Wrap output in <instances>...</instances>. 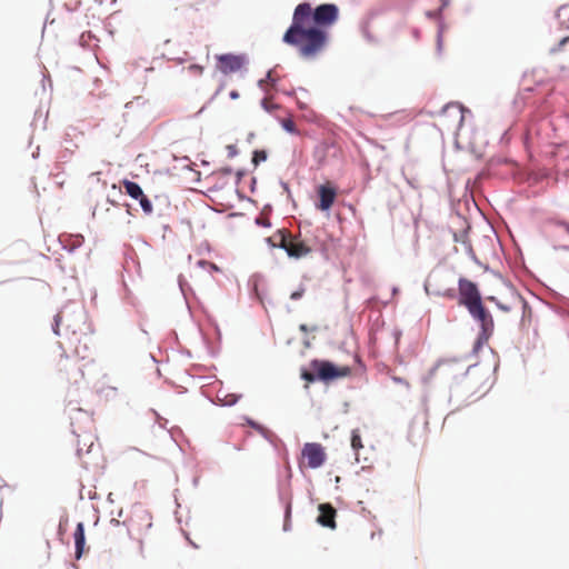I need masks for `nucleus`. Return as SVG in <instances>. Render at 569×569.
Returning a JSON list of instances; mask_svg holds the SVG:
<instances>
[{
  "label": "nucleus",
  "mask_w": 569,
  "mask_h": 569,
  "mask_svg": "<svg viewBox=\"0 0 569 569\" xmlns=\"http://www.w3.org/2000/svg\"><path fill=\"white\" fill-rule=\"evenodd\" d=\"M557 18L561 26L569 29V2L558 9Z\"/></svg>",
  "instance_id": "2eb2a0df"
},
{
  "label": "nucleus",
  "mask_w": 569,
  "mask_h": 569,
  "mask_svg": "<svg viewBox=\"0 0 569 569\" xmlns=\"http://www.w3.org/2000/svg\"><path fill=\"white\" fill-rule=\"evenodd\" d=\"M269 241L272 242V246H278L284 249L288 256L292 258L299 259L311 252V248L309 246L298 238L287 233L286 230H279L273 237L269 238Z\"/></svg>",
  "instance_id": "f03ea898"
},
{
  "label": "nucleus",
  "mask_w": 569,
  "mask_h": 569,
  "mask_svg": "<svg viewBox=\"0 0 569 569\" xmlns=\"http://www.w3.org/2000/svg\"><path fill=\"white\" fill-rule=\"evenodd\" d=\"M262 107H263L267 111H269V112H271L272 110H274V109H277V108H278V107H277L272 101H270L269 99H263V100H262Z\"/></svg>",
  "instance_id": "b1692460"
},
{
  "label": "nucleus",
  "mask_w": 569,
  "mask_h": 569,
  "mask_svg": "<svg viewBox=\"0 0 569 569\" xmlns=\"http://www.w3.org/2000/svg\"><path fill=\"white\" fill-rule=\"evenodd\" d=\"M300 330H302V331H307V327H306V325H301V326H300Z\"/></svg>",
  "instance_id": "72a5a7b5"
},
{
  "label": "nucleus",
  "mask_w": 569,
  "mask_h": 569,
  "mask_svg": "<svg viewBox=\"0 0 569 569\" xmlns=\"http://www.w3.org/2000/svg\"><path fill=\"white\" fill-rule=\"evenodd\" d=\"M83 349H84V351H87V350H88V347H87V340H84Z\"/></svg>",
  "instance_id": "f704fd0d"
},
{
  "label": "nucleus",
  "mask_w": 569,
  "mask_h": 569,
  "mask_svg": "<svg viewBox=\"0 0 569 569\" xmlns=\"http://www.w3.org/2000/svg\"><path fill=\"white\" fill-rule=\"evenodd\" d=\"M57 370L59 373L66 376L68 381L71 380L70 372L74 373L73 382L77 383L79 379L83 378V371L77 366V363L69 358L67 355H61L57 362Z\"/></svg>",
  "instance_id": "9d476101"
},
{
  "label": "nucleus",
  "mask_w": 569,
  "mask_h": 569,
  "mask_svg": "<svg viewBox=\"0 0 569 569\" xmlns=\"http://www.w3.org/2000/svg\"><path fill=\"white\" fill-rule=\"evenodd\" d=\"M84 327H86L84 317L82 313H79L76 319L74 325H71L68 322L67 330H70L74 337H77L78 335H83V337L86 338L87 333L83 332Z\"/></svg>",
  "instance_id": "ddd939ff"
},
{
  "label": "nucleus",
  "mask_w": 569,
  "mask_h": 569,
  "mask_svg": "<svg viewBox=\"0 0 569 569\" xmlns=\"http://www.w3.org/2000/svg\"><path fill=\"white\" fill-rule=\"evenodd\" d=\"M351 447L353 450L358 451L359 449L363 448L361 436L357 430L352 431L351 436Z\"/></svg>",
  "instance_id": "aec40b11"
},
{
  "label": "nucleus",
  "mask_w": 569,
  "mask_h": 569,
  "mask_svg": "<svg viewBox=\"0 0 569 569\" xmlns=\"http://www.w3.org/2000/svg\"><path fill=\"white\" fill-rule=\"evenodd\" d=\"M76 353L78 356H80L82 359H86L88 357V355H86V352L80 351L79 346L76 347Z\"/></svg>",
  "instance_id": "c85d7f7f"
},
{
  "label": "nucleus",
  "mask_w": 569,
  "mask_h": 569,
  "mask_svg": "<svg viewBox=\"0 0 569 569\" xmlns=\"http://www.w3.org/2000/svg\"><path fill=\"white\" fill-rule=\"evenodd\" d=\"M450 110H452V111H455L457 113L458 124L461 126L462 122H463V113H462L461 107H459L458 104H448L443 109L445 112H448Z\"/></svg>",
  "instance_id": "6ab92c4d"
},
{
  "label": "nucleus",
  "mask_w": 569,
  "mask_h": 569,
  "mask_svg": "<svg viewBox=\"0 0 569 569\" xmlns=\"http://www.w3.org/2000/svg\"><path fill=\"white\" fill-rule=\"evenodd\" d=\"M338 19L339 8L333 3H323L315 9L308 2L299 3L282 41L296 48L300 57L313 59L326 49L329 40L327 29Z\"/></svg>",
  "instance_id": "f257e3e1"
},
{
  "label": "nucleus",
  "mask_w": 569,
  "mask_h": 569,
  "mask_svg": "<svg viewBox=\"0 0 569 569\" xmlns=\"http://www.w3.org/2000/svg\"><path fill=\"white\" fill-rule=\"evenodd\" d=\"M313 371L317 372L318 380L328 382L340 378L348 377L351 373V369L347 366L338 367L335 363L327 360H312L310 363Z\"/></svg>",
  "instance_id": "7ed1b4c3"
},
{
  "label": "nucleus",
  "mask_w": 569,
  "mask_h": 569,
  "mask_svg": "<svg viewBox=\"0 0 569 569\" xmlns=\"http://www.w3.org/2000/svg\"><path fill=\"white\" fill-rule=\"evenodd\" d=\"M216 68L223 74H230L241 70L246 63L244 56L224 53L216 56Z\"/></svg>",
  "instance_id": "6e6552de"
},
{
  "label": "nucleus",
  "mask_w": 569,
  "mask_h": 569,
  "mask_svg": "<svg viewBox=\"0 0 569 569\" xmlns=\"http://www.w3.org/2000/svg\"><path fill=\"white\" fill-rule=\"evenodd\" d=\"M392 380L397 383H401V385L406 386L407 388H409V386H410L406 379L400 378V377H392Z\"/></svg>",
  "instance_id": "a878e982"
},
{
  "label": "nucleus",
  "mask_w": 569,
  "mask_h": 569,
  "mask_svg": "<svg viewBox=\"0 0 569 569\" xmlns=\"http://www.w3.org/2000/svg\"><path fill=\"white\" fill-rule=\"evenodd\" d=\"M336 516L337 511L330 503H321L319 505V516L317 521L323 526L328 527L330 529L336 528Z\"/></svg>",
  "instance_id": "9b49d317"
},
{
  "label": "nucleus",
  "mask_w": 569,
  "mask_h": 569,
  "mask_svg": "<svg viewBox=\"0 0 569 569\" xmlns=\"http://www.w3.org/2000/svg\"><path fill=\"white\" fill-rule=\"evenodd\" d=\"M471 317L480 323L481 331L477 345L487 342L493 332V319L490 312L483 307L482 302L468 310Z\"/></svg>",
  "instance_id": "39448f33"
},
{
  "label": "nucleus",
  "mask_w": 569,
  "mask_h": 569,
  "mask_svg": "<svg viewBox=\"0 0 569 569\" xmlns=\"http://www.w3.org/2000/svg\"><path fill=\"white\" fill-rule=\"evenodd\" d=\"M531 316H532V311L530 313H529V311H526V319L525 320L521 319V322L522 323L530 322Z\"/></svg>",
  "instance_id": "cd10ccee"
},
{
  "label": "nucleus",
  "mask_w": 569,
  "mask_h": 569,
  "mask_svg": "<svg viewBox=\"0 0 569 569\" xmlns=\"http://www.w3.org/2000/svg\"><path fill=\"white\" fill-rule=\"evenodd\" d=\"M569 44V36L563 37L561 40H559L557 43L551 46L549 48L550 54H559L565 52L566 47Z\"/></svg>",
  "instance_id": "dca6fc26"
},
{
  "label": "nucleus",
  "mask_w": 569,
  "mask_h": 569,
  "mask_svg": "<svg viewBox=\"0 0 569 569\" xmlns=\"http://www.w3.org/2000/svg\"><path fill=\"white\" fill-rule=\"evenodd\" d=\"M301 378L308 382H313L318 379L317 372H310V371H302Z\"/></svg>",
  "instance_id": "5701e85b"
},
{
  "label": "nucleus",
  "mask_w": 569,
  "mask_h": 569,
  "mask_svg": "<svg viewBox=\"0 0 569 569\" xmlns=\"http://www.w3.org/2000/svg\"><path fill=\"white\" fill-rule=\"evenodd\" d=\"M303 293H305V289H303V288H300L299 290L293 291V292L291 293L290 298H291L292 300H298V299H300V298L303 296Z\"/></svg>",
  "instance_id": "393cba45"
},
{
  "label": "nucleus",
  "mask_w": 569,
  "mask_h": 569,
  "mask_svg": "<svg viewBox=\"0 0 569 569\" xmlns=\"http://www.w3.org/2000/svg\"><path fill=\"white\" fill-rule=\"evenodd\" d=\"M327 460L326 449L321 443L307 442L303 445L301 450V459L299 467H308L310 469H318Z\"/></svg>",
  "instance_id": "20e7f679"
},
{
  "label": "nucleus",
  "mask_w": 569,
  "mask_h": 569,
  "mask_svg": "<svg viewBox=\"0 0 569 569\" xmlns=\"http://www.w3.org/2000/svg\"><path fill=\"white\" fill-rule=\"evenodd\" d=\"M190 70H193V71H196L198 73H202L203 67H201L199 64H192V66H190Z\"/></svg>",
  "instance_id": "bb28decb"
},
{
  "label": "nucleus",
  "mask_w": 569,
  "mask_h": 569,
  "mask_svg": "<svg viewBox=\"0 0 569 569\" xmlns=\"http://www.w3.org/2000/svg\"><path fill=\"white\" fill-rule=\"evenodd\" d=\"M230 98L231 99H238L239 98V92L236 91V90H232L230 93H229Z\"/></svg>",
  "instance_id": "c756f323"
},
{
  "label": "nucleus",
  "mask_w": 569,
  "mask_h": 569,
  "mask_svg": "<svg viewBox=\"0 0 569 569\" xmlns=\"http://www.w3.org/2000/svg\"><path fill=\"white\" fill-rule=\"evenodd\" d=\"M122 184L126 189V192L133 199H138L139 197H142V189L140 186L133 181L130 180H123Z\"/></svg>",
  "instance_id": "4468645a"
},
{
  "label": "nucleus",
  "mask_w": 569,
  "mask_h": 569,
  "mask_svg": "<svg viewBox=\"0 0 569 569\" xmlns=\"http://www.w3.org/2000/svg\"><path fill=\"white\" fill-rule=\"evenodd\" d=\"M267 160V152L264 150H256L253 152V158H252V161L254 164H258L262 161H266Z\"/></svg>",
  "instance_id": "4be33fe9"
},
{
  "label": "nucleus",
  "mask_w": 569,
  "mask_h": 569,
  "mask_svg": "<svg viewBox=\"0 0 569 569\" xmlns=\"http://www.w3.org/2000/svg\"><path fill=\"white\" fill-rule=\"evenodd\" d=\"M258 223H261L262 226H269V222L267 220L258 219Z\"/></svg>",
  "instance_id": "7c9ffc66"
},
{
  "label": "nucleus",
  "mask_w": 569,
  "mask_h": 569,
  "mask_svg": "<svg viewBox=\"0 0 569 569\" xmlns=\"http://www.w3.org/2000/svg\"><path fill=\"white\" fill-rule=\"evenodd\" d=\"M74 546H76V558L80 559L84 552L86 537H84V525L79 522L76 527L74 533Z\"/></svg>",
  "instance_id": "f8f14e48"
},
{
  "label": "nucleus",
  "mask_w": 569,
  "mask_h": 569,
  "mask_svg": "<svg viewBox=\"0 0 569 569\" xmlns=\"http://www.w3.org/2000/svg\"><path fill=\"white\" fill-rule=\"evenodd\" d=\"M561 224L563 226L565 230L569 233V224H568V223H565V222H563V223H561Z\"/></svg>",
  "instance_id": "2f4dec72"
},
{
  "label": "nucleus",
  "mask_w": 569,
  "mask_h": 569,
  "mask_svg": "<svg viewBox=\"0 0 569 569\" xmlns=\"http://www.w3.org/2000/svg\"><path fill=\"white\" fill-rule=\"evenodd\" d=\"M236 402V398H232L230 401L224 402V405H232Z\"/></svg>",
  "instance_id": "473e14b6"
},
{
  "label": "nucleus",
  "mask_w": 569,
  "mask_h": 569,
  "mask_svg": "<svg viewBox=\"0 0 569 569\" xmlns=\"http://www.w3.org/2000/svg\"><path fill=\"white\" fill-rule=\"evenodd\" d=\"M319 202L317 208L321 211H328L335 203L337 198V188L331 182L320 184L317 189Z\"/></svg>",
  "instance_id": "1a4fd4ad"
},
{
  "label": "nucleus",
  "mask_w": 569,
  "mask_h": 569,
  "mask_svg": "<svg viewBox=\"0 0 569 569\" xmlns=\"http://www.w3.org/2000/svg\"><path fill=\"white\" fill-rule=\"evenodd\" d=\"M66 322V316L63 312H59L56 317H54V326H53V331L56 335H60V331H59V328L60 326L64 325ZM68 323H66L67 326Z\"/></svg>",
  "instance_id": "412c9836"
},
{
  "label": "nucleus",
  "mask_w": 569,
  "mask_h": 569,
  "mask_svg": "<svg viewBox=\"0 0 569 569\" xmlns=\"http://www.w3.org/2000/svg\"><path fill=\"white\" fill-rule=\"evenodd\" d=\"M137 200H139L140 206L144 213L150 214L153 211V207L151 201L146 197L144 193H142V197H139Z\"/></svg>",
  "instance_id": "a211bd4d"
},
{
  "label": "nucleus",
  "mask_w": 569,
  "mask_h": 569,
  "mask_svg": "<svg viewBox=\"0 0 569 569\" xmlns=\"http://www.w3.org/2000/svg\"><path fill=\"white\" fill-rule=\"evenodd\" d=\"M488 300L496 303V306L503 312H521L522 320L526 319V311L531 312V308L528 302L517 292H511L509 300L503 302L498 300L496 297H488Z\"/></svg>",
  "instance_id": "0eeeda50"
},
{
  "label": "nucleus",
  "mask_w": 569,
  "mask_h": 569,
  "mask_svg": "<svg viewBox=\"0 0 569 569\" xmlns=\"http://www.w3.org/2000/svg\"><path fill=\"white\" fill-rule=\"evenodd\" d=\"M281 126L289 133H292V134L299 133L297 126H296L295 121L292 120V118L282 119Z\"/></svg>",
  "instance_id": "f3484780"
},
{
  "label": "nucleus",
  "mask_w": 569,
  "mask_h": 569,
  "mask_svg": "<svg viewBox=\"0 0 569 569\" xmlns=\"http://www.w3.org/2000/svg\"><path fill=\"white\" fill-rule=\"evenodd\" d=\"M458 289L459 303L463 305L468 310L482 302L480 292L472 281L465 278L459 279Z\"/></svg>",
  "instance_id": "423d86ee"
}]
</instances>
